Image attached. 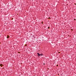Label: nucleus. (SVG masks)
Returning <instances> with one entry per match:
<instances>
[{"instance_id": "20e7f679", "label": "nucleus", "mask_w": 76, "mask_h": 76, "mask_svg": "<svg viewBox=\"0 0 76 76\" xmlns=\"http://www.w3.org/2000/svg\"><path fill=\"white\" fill-rule=\"evenodd\" d=\"M48 29H50V27H48Z\"/></svg>"}, {"instance_id": "39448f33", "label": "nucleus", "mask_w": 76, "mask_h": 76, "mask_svg": "<svg viewBox=\"0 0 76 76\" xmlns=\"http://www.w3.org/2000/svg\"><path fill=\"white\" fill-rule=\"evenodd\" d=\"M0 66H1V65Z\"/></svg>"}, {"instance_id": "7ed1b4c3", "label": "nucleus", "mask_w": 76, "mask_h": 76, "mask_svg": "<svg viewBox=\"0 0 76 76\" xmlns=\"http://www.w3.org/2000/svg\"><path fill=\"white\" fill-rule=\"evenodd\" d=\"M40 55H42V56H43V54H40Z\"/></svg>"}, {"instance_id": "f03ea898", "label": "nucleus", "mask_w": 76, "mask_h": 76, "mask_svg": "<svg viewBox=\"0 0 76 76\" xmlns=\"http://www.w3.org/2000/svg\"><path fill=\"white\" fill-rule=\"evenodd\" d=\"M7 38H9V37L7 36Z\"/></svg>"}, {"instance_id": "f257e3e1", "label": "nucleus", "mask_w": 76, "mask_h": 76, "mask_svg": "<svg viewBox=\"0 0 76 76\" xmlns=\"http://www.w3.org/2000/svg\"><path fill=\"white\" fill-rule=\"evenodd\" d=\"M37 54H38V56H39L38 57L40 56H42V55H41V54H39V53H37Z\"/></svg>"}]
</instances>
